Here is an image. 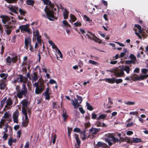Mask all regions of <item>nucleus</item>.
Wrapping results in <instances>:
<instances>
[{"label":"nucleus","instance_id":"1","mask_svg":"<svg viewBox=\"0 0 148 148\" xmlns=\"http://www.w3.org/2000/svg\"><path fill=\"white\" fill-rule=\"evenodd\" d=\"M125 140L124 138L122 137L119 139L109 134L105 139V141L108 143L110 146H111L113 144V143L114 144L116 142H124Z\"/></svg>","mask_w":148,"mask_h":148},{"label":"nucleus","instance_id":"2","mask_svg":"<svg viewBox=\"0 0 148 148\" xmlns=\"http://www.w3.org/2000/svg\"><path fill=\"white\" fill-rule=\"evenodd\" d=\"M47 16L50 21H53L57 20L58 17L56 16V13L53 10V9H49L48 7L46 6L44 9Z\"/></svg>","mask_w":148,"mask_h":148},{"label":"nucleus","instance_id":"3","mask_svg":"<svg viewBox=\"0 0 148 148\" xmlns=\"http://www.w3.org/2000/svg\"><path fill=\"white\" fill-rule=\"evenodd\" d=\"M27 92V90L26 84L23 83V84L22 90H19L17 92V96L19 99L22 98L23 96L25 97Z\"/></svg>","mask_w":148,"mask_h":148},{"label":"nucleus","instance_id":"4","mask_svg":"<svg viewBox=\"0 0 148 148\" xmlns=\"http://www.w3.org/2000/svg\"><path fill=\"white\" fill-rule=\"evenodd\" d=\"M114 75L116 77H125V75L123 71V69L116 68L114 69L113 72Z\"/></svg>","mask_w":148,"mask_h":148},{"label":"nucleus","instance_id":"5","mask_svg":"<svg viewBox=\"0 0 148 148\" xmlns=\"http://www.w3.org/2000/svg\"><path fill=\"white\" fill-rule=\"evenodd\" d=\"M29 24H27L26 25H22L19 27V28L21 30V32L24 33V32H27L28 34L31 33L30 31V28L29 27Z\"/></svg>","mask_w":148,"mask_h":148},{"label":"nucleus","instance_id":"6","mask_svg":"<svg viewBox=\"0 0 148 148\" xmlns=\"http://www.w3.org/2000/svg\"><path fill=\"white\" fill-rule=\"evenodd\" d=\"M33 35L34 36H36L37 40L39 44H41L42 40L41 39V36L39 35V33L38 30H36L35 32L33 31Z\"/></svg>","mask_w":148,"mask_h":148},{"label":"nucleus","instance_id":"7","mask_svg":"<svg viewBox=\"0 0 148 148\" xmlns=\"http://www.w3.org/2000/svg\"><path fill=\"white\" fill-rule=\"evenodd\" d=\"M8 8L9 9V10L12 12L17 14H18V12L17 11H18V8L17 7L10 5L8 6Z\"/></svg>","mask_w":148,"mask_h":148},{"label":"nucleus","instance_id":"8","mask_svg":"<svg viewBox=\"0 0 148 148\" xmlns=\"http://www.w3.org/2000/svg\"><path fill=\"white\" fill-rule=\"evenodd\" d=\"M24 43L25 46L24 47L26 49H27L28 48L29 46L31 44V40L30 38L29 37L25 38Z\"/></svg>","mask_w":148,"mask_h":148},{"label":"nucleus","instance_id":"9","mask_svg":"<svg viewBox=\"0 0 148 148\" xmlns=\"http://www.w3.org/2000/svg\"><path fill=\"white\" fill-rule=\"evenodd\" d=\"M10 18L6 16H4L2 18V21L4 24L8 23V25H10L11 24V22L10 21Z\"/></svg>","mask_w":148,"mask_h":148},{"label":"nucleus","instance_id":"10","mask_svg":"<svg viewBox=\"0 0 148 148\" xmlns=\"http://www.w3.org/2000/svg\"><path fill=\"white\" fill-rule=\"evenodd\" d=\"M6 105L5 106V108L7 109H10L11 107H10L12 104V99L10 98H8L6 101Z\"/></svg>","mask_w":148,"mask_h":148},{"label":"nucleus","instance_id":"11","mask_svg":"<svg viewBox=\"0 0 148 148\" xmlns=\"http://www.w3.org/2000/svg\"><path fill=\"white\" fill-rule=\"evenodd\" d=\"M148 77V74L146 75H140L138 77H135V79L137 81L143 80Z\"/></svg>","mask_w":148,"mask_h":148},{"label":"nucleus","instance_id":"12","mask_svg":"<svg viewBox=\"0 0 148 148\" xmlns=\"http://www.w3.org/2000/svg\"><path fill=\"white\" fill-rule=\"evenodd\" d=\"M80 103L78 102L77 99L75 98L74 99V101L72 100V104L74 106V108H78L79 106V105Z\"/></svg>","mask_w":148,"mask_h":148},{"label":"nucleus","instance_id":"13","mask_svg":"<svg viewBox=\"0 0 148 148\" xmlns=\"http://www.w3.org/2000/svg\"><path fill=\"white\" fill-rule=\"evenodd\" d=\"M49 88H47L46 91L44 92L43 94H45V99L46 100H49L50 99V94L49 92Z\"/></svg>","mask_w":148,"mask_h":148},{"label":"nucleus","instance_id":"14","mask_svg":"<svg viewBox=\"0 0 148 148\" xmlns=\"http://www.w3.org/2000/svg\"><path fill=\"white\" fill-rule=\"evenodd\" d=\"M103 80L105 81L106 82H108L110 84H113L115 82V78L114 77L110 78H106Z\"/></svg>","mask_w":148,"mask_h":148},{"label":"nucleus","instance_id":"15","mask_svg":"<svg viewBox=\"0 0 148 148\" xmlns=\"http://www.w3.org/2000/svg\"><path fill=\"white\" fill-rule=\"evenodd\" d=\"M100 128L97 129L96 128H92L90 129L89 132L93 134H96L99 131Z\"/></svg>","mask_w":148,"mask_h":148},{"label":"nucleus","instance_id":"16","mask_svg":"<svg viewBox=\"0 0 148 148\" xmlns=\"http://www.w3.org/2000/svg\"><path fill=\"white\" fill-rule=\"evenodd\" d=\"M19 76V77L18 78V79H19L18 83H22L23 82L25 79V82L27 81V79L26 77L23 76L22 75H20Z\"/></svg>","mask_w":148,"mask_h":148},{"label":"nucleus","instance_id":"17","mask_svg":"<svg viewBox=\"0 0 148 148\" xmlns=\"http://www.w3.org/2000/svg\"><path fill=\"white\" fill-rule=\"evenodd\" d=\"M1 81H1L0 82V89L3 90L5 88L6 85L3 79H2Z\"/></svg>","mask_w":148,"mask_h":148},{"label":"nucleus","instance_id":"18","mask_svg":"<svg viewBox=\"0 0 148 148\" xmlns=\"http://www.w3.org/2000/svg\"><path fill=\"white\" fill-rule=\"evenodd\" d=\"M96 125L98 127H106V124L103 123H102L100 121H98L96 124Z\"/></svg>","mask_w":148,"mask_h":148},{"label":"nucleus","instance_id":"19","mask_svg":"<svg viewBox=\"0 0 148 148\" xmlns=\"http://www.w3.org/2000/svg\"><path fill=\"white\" fill-rule=\"evenodd\" d=\"M33 74L34 75V76H33L32 77V81H36L38 78V72H34L33 73Z\"/></svg>","mask_w":148,"mask_h":148},{"label":"nucleus","instance_id":"20","mask_svg":"<svg viewBox=\"0 0 148 148\" xmlns=\"http://www.w3.org/2000/svg\"><path fill=\"white\" fill-rule=\"evenodd\" d=\"M69 13V12L68 10L65 8L63 12V16L64 19H67L68 18Z\"/></svg>","mask_w":148,"mask_h":148},{"label":"nucleus","instance_id":"21","mask_svg":"<svg viewBox=\"0 0 148 148\" xmlns=\"http://www.w3.org/2000/svg\"><path fill=\"white\" fill-rule=\"evenodd\" d=\"M129 58L131 60L133 61L134 63H136V62L137 61V60L136 56L134 54H130Z\"/></svg>","mask_w":148,"mask_h":148},{"label":"nucleus","instance_id":"22","mask_svg":"<svg viewBox=\"0 0 148 148\" xmlns=\"http://www.w3.org/2000/svg\"><path fill=\"white\" fill-rule=\"evenodd\" d=\"M13 57L12 58V63H15L18 60V56L15 54L13 55Z\"/></svg>","mask_w":148,"mask_h":148},{"label":"nucleus","instance_id":"23","mask_svg":"<svg viewBox=\"0 0 148 148\" xmlns=\"http://www.w3.org/2000/svg\"><path fill=\"white\" fill-rule=\"evenodd\" d=\"M122 69H123V71H125L127 74L130 73V68L128 66H125L124 67L122 68Z\"/></svg>","mask_w":148,"mask_h":148},{"label":"nucleus","instance_id":"24","mask_svg":"<svg viewBox=\"0 0 148 148\" xmlns=\"http://www.w3.org/2000/svg\"><path fill=\"white\" fill-rule=\"evenodd\" d=\"M135 27H136L138 30V32L141 33L143 32V30L142 29L141 27L138 24H135L134 26Z\"/></svg>","mask_w":148,"mask_h":148},{"label":"nucleus","instance_id":"25","mask_svg":"<svg viewBox=\"0 0 148 148\" xmlns=\"http://www.w3.org/2000/svg\"><path fill=\"white\" fill-rule=\"evenodd\" d=\"M16 139H14L12 140V138H10L9 140L8 141V144L10 146H11L12 145L13 143H16Z\"/></svg>","mask_w":148,"mask_h":148},{"label":"nucleus","instance_id":"26","mask_svg":"<svg viewBox=\"0 0 148 148\" xmlns=\"http://www.w3.org/2000/svg\"><path fill=\"white\" fill-rule=\"evenodd\" d=\"M27 56H25L23 58V62L22 64V66H25L27 65Z\"/></svg>","mask_w":148,"mask_h":148},{"label":"nucleus","instance_id":"27","mask_svg":"<svg viewBox=\"0 0 148 148\" xmlns=\"http://www.w3.org/2000/svg\"><path fill=\"white\" fill-rule=\"evenodd\" d=\"M6 26L7 30H5L6 31V34L8 35H9L11 34L12 30L9 29L10 27L9 25H6Z\"/></svg>","mask_w":148,"mask_h":148},{"label":"nucleus","instance_id":"28","mask_svg":"<svg viewBox=\"0 0 148 148\" xmlns=\"http://www.w3.org/2000/svg\"><path fill=\"white\" fill-rule=\"evenodd\" d=\"M18 10L20 13V15L21 16H25V14L26 13V11L22 9H18Z\"/></svg>","mask_w":148,"mask_h":148},{"label":"nucleus","instance_id":"29","mask_svg":"<svg viewBox=\"0 0 148 148\" xmlns=\"http://www.w3.org/2000/svg\"><path fill=\"white\" fill-rule=\"evenodd\" d=\"M8 76V74L5 73H1L0 74V77L2 78L4 80L6 79Z\"/></svg>","mask_w":148,"mask_h":148},{"label":"nucleus","instance_id":"30","mask_svg":"<svg viewBox=\"0 0 148 148\" xmlns=\"http://www.w3.org/2000/svg\"><path fill=\"white\" fill-rule=\"evenodd\" d=\"M43 88H37L35 89V93L37 94H39L43 91Z\"/></svg>","mask_w":148,"mask_h":148},{"label":"nucleus","instance_id":"31","mask_svg":"<svg viewBox=\"0 0 148 148\" xmlns=\"http://www.w3.org/2000/svg\"><path fill=\"white\" fill-rule=\"evenodd\" d=\"M132 141L134 143H137L141 142V140L138 138H133Z\"/></svg>","mask_w":148,"mask_h":148},{"label":"nucleus","instance_id":"32","mask_svg":"<svg viewBox=\"0 0 148 148\" xmlns=\"http://www.w3.org/2000/svg\"><path fill=\"white\" fill-rule=\"evenodd\" d=\"M48 6H47V7L49 9H53L54 7V5L53 4H52L51 2L49 0L48 2Z\"/></svg>","mask_w":148,"mask_h":148},{"label":"nucleus","instance_id":"33","mask_svg":"<svg viewBox=\"0 0 148 148\" xmlns=\"http://www.w3.org/2000/svg\"><path fill=\"white\" fill-rule=\"evenodd\" d=\"M6 63H8L9 65L12 62V58L10 56H8L6 59Z\"/></svg>","mask_w":148,"mask_h":148},{"label":"nucleus","instance_id":"34","mask_svg":"<svg viewBox=\"0 0 148 148\" xmlns=\"http://www.w3.org/2000/svg\"><path fill=\"white\" fill-rule=\"evenodd\" d=\"M86 106L87 107V109L88 110L90 111H92L93 110V108L90 105V104L86 102Z\"/></svg>","mask_w":148,"mask_h":148},{"label":"nucleus","instance_id":"35","mask_svg":"<svg viewBox=\"0 0 148 148\" xmlns=\"http://www.w3.org/2000/svg\"><path fill=\"white\" fill-rule=\"evenodd\" d=\"M29 122V121L25 120L22 123V125L23 127H25L27 126Z\"/></svg>","mask_w":148,"mask_h":148},{"label":"nucleus","instance_id":"36","mask_svg":"<svg viewBox=\"0 0 148 148\" xmlns=\"http://www.w3.org/2000/svg\"><path fill=\"white\" fill-rule=\"evenodd\" d=\"M106 117V115L105 114H101L99 115V117L97 119V120H99L101 119H104Z\"/></svg>","mask_w":148,"mask_h":148},{"label":"nucleus","instance_id":"37","mask_svg":"<svg viewBox=\"0 0 148 148\" xmlns=\"http://www.w3.org/2000/svg\"><path fill=\"white\" fill-rule=\"evenodd\" d=\"M34 2L33 0H27V4L29 5L33 6Z\"/></svg>","mask_w":148,"mask_h":148},{"label":"nucleus","instance_id":"38","mask_svg":"<svg viewBox=\"0 0 148 148\" xmlns=\"http://www.w3.org/2000/svg\"><path fill=\"white\" fill-rule=\"evenodd\" d=\"M19 116L18 111V110H16L13 113V118H18Z\"/></svg>","mask_w":148,"mask_h":148},{"label":"nucleus","instance_id":"39","mask_svg":"<svg viewBox=\"0 0 148 148\" xmlns=\"http://www.w3.org/2000/svg\"><path fill=\"white\" fill-rule=\"evenodd\" d=\"M88 33L90 34V35L88 37V38H89L91 40H94V38L95 37V34H92L91 32H88Z\"/></svg>","mask_w":148,"mask_h":148},{"label":"nucleus","instance_id":"40","mask_svg":"<svg viewBox=\"0 0 148 148\" xmlns=\"http://www.w3.org/2000/svg\"><path fill=\"white\" fill-rule=\"evenodd\" d=\"M88 33L90 34V35L88 37V38H89L91 40H94V38L95 37V34H92L91 32H88Z\"/></svg>","mask_w":148,"mask_h":148},{"label":"nucleus","instance_id":"41","mask_svg":"<svg viewBox=\"0 0 148 148\" xmlns=\"http://www.w3.org/2000/svg\"><path fill=\"white\" fill-rule=\"evenodd\" d=\"M93 40L96 42H98L99 43H102V40H100L99 38H97L96 36H95V37L94 39Z\"/></svg>","mask_w":148,"mask_h":148},{"label":"nucleus","instance_id":"42","mask_svg":"<svg viewBox=\"0 0 148 148\" xmlns=\"http://www.w3.org/2000/svg\"><path fill=\"white\" fill-rule=\"evenodd\" d=\"M7 98L5 97L0 102V106L3 107L4 104L5 103V101H6Z\"/></svg>","mask_w":148,"mask_h":148},{"label":"nucleus","instance_id":"43","mask_svg":"<svg viewBox=\"0 0 148 148\" xmlns=\"http://www.w3.org/2000/svg\"><path fill=\"white\" fill-rule=\"evenodd\" d=\"M84 19L86 21L88 22L92 21V20H90L86 15H84L83 16Z\"/></svg>","mask_w":148,"mask_h":148},{"label":"nucleus","instance_id":"44","mask_svg":"<svg viewBox=\"0 0 148 148\" xmlns=\"http://www.w3.org/2000/svg\"><path fill=\"white\" fill-rule=\"evenodd\" d=\"M63 24L65 26H67V27H71V26L70 24H69L67 21L66 20H64L62 21Z\"/></svg>","mask_w":148,"mask_h":148},{"label":"nucleus","instance_id":"45","mask_svg":"<svg viewBox=\"0 0 148 148\" xmlns=\"http://www.w3.org/2000/svg\"><path fill=\"white\" fill-rule=\"evenodd\" d=\"M125 64H135L134 63L133 61L131 60H126L125 61Z\"/></svg>","mask_w":148,"mask_h":148},{"label":"nucleus","instance_id":"46","mask_svg":"<svg viewBox=\"0 0 148 148\" xmlns=\"http://www.w3.org/2000/svg\"><path fill=\"white\" fill-rule=\"evenodd\" d=\"M74 26L76 27H80L82 25V23L79 21H77L76 22L74 23Z\"/></svg>","mask_w":148,"mask_h":148},{"label":"nucleus","instance_id":"47","mask_svg":"<svg viewBox=\"0 0 148 148\" xmlns=\"http://www.w3.org/2000/svg\"><path fill=\"white\" fill-rule=\"evenodd\" d=\"M75 138L76 140V142L78 145L79 146L80 145L81 142L78 136H76L75 137Z\"/></svg>","mask_w":148,"mask_h":148},{"label":"nucleus","instance_id":"48","mask_svg":"<svg viewBox=\"0 0 148 148\" xmlns=\"http://www.w3.org/2000/svg\"><path fill=\"white\" fill-rule=\"evenodd\" d=\"M97 115L95 113V112H93L92 114V117L91 118L93 119H97Z\"/></svg>","mask_w":148,"mask_h":148},{"label":"nucleus","instance_id":"49","mask_svg":"<svg viewBox=\"0 0 148 148\" xmlns=\"http://www.w3.org/2000/svg\"><path fill=\"white\" fill-rule=\"evenodd\" d=\"M89 62L92 65H97L98 64V63L95 61H94L92 60H89Z\"/></svg>","mask_w":148,"mask_h":148},{"label":"nucleus","instance_id":"50","mask_svg":"<svg viewBox=\"0 0 148 148\" xmlns=\"http://www.w3.org/2000/svg\"><path fill=\"white\" fill-rule=\"evenodd\" d=\"M67 130L68 131V134L69 137H70V134H71V131L72 130V128H70L69 127H67Z\"/></svg>","mask_w":148,"mask_h":148},{"label":"nucleus","instance_id":"51","mask_svg":"<svg viewBox=\"0 0 148 148\" xmlns=\"http://www.w3.org/2000/svg\"><path fill=\"white\" fill-rule=\"evenodd\" d=\"M28 101L27 100H24L22 102V105L25 107H26L27 106Z\"/></svg>","mask_w":148,"mask_h":148},{"label":"nucleus","instance_id":"52","mask_svg":"<svg viewBox=\"0 0 148 148\" xmlns=\"http://www.w3.org/2000/svg\"><path fill=\"white\" fill-rule=\"evenodd\" d=\"M70 17L71 19L73 22L77 20L76 17L73 14H71Z\"/></svg>","mask_w":148,"mask_h":148},{"label":"nucleus","instance_id":"53","mask_svg":"<svg viewBox=\"0 0 148 148\" xmlns=\"http://www.w3.org/2000/svg\"><path fill=\"white\" fill-rule=\"evenodd\" d=\"M105 144V143L101 142H98L97 143V146L99 147H102Z\"/></svg>","mask_w":148,"mask_h":148},{"label":"nucleus","instance_id":"54","mask_svg":"<svg viewBox=\"0 0 148 148\" xmlns=\"http://www.w3.org/2000/svg\"><path fill=\"white\" fill-rule=\"evenodd\" d=\"M76 97L77 98V100H78L79 101H80L79 102V103H81L82 101V97L77 95H76Z\"/></svg>","mask_w":148,"mask_h":148},{"label":"nucleus","instance_id":"55","mask_svg":"<svg viewBox=\"0 0 148 148\" xmlns=\"http://www.w3.org/2000/svg\"><path fill=\"white\" fill-rule=\"evenodd\" d=\"M123 82V80L121 79H116L115 80V82L117 84H119L122 83Z\"/></svg>","mask_w":148,"mask_h":148},{"label":"nucleus","instance_id":"56","mask_svg":"<svg viewBox=\"0 0 148 148\" xmlns=\"http://www.w3.org/2000/svg\"><path fill=\"white\" fill-rule=\"evenodd\" d=\"M22 112L23 114L24 115L27 114V110L25 109V107L22 108Z\"/></svg>","mask_w":148,"mask_h":148},{"label":"nucleus","instance_id":"57","mask_svg":"<svg viewBox=\"0 0 148 148\" xmlns=\"http://www.w3.org/2000/svg\"><path fill=\"white\" fill-rule=\"evenodd\" d=\"M62 116L63 118V121H65L68 118V115L66 113H64L62 114Z\"/></svg>","mask_w":148,"mask_h":148},{"label":"nucleus","instance_id":"58","mask_svg":"<svg viewBox=\"0 0 148 148\" xmlns=\"http://www.w3.org/2000/svg\"><path fill=\"white\" fill-rule=\"evenodd\" d=\"M10 116V115L7 112L5 113L4 115V118H8Z\"/></svg>","mask_w":148,"mask_h":148},{"label":"nucleus","instance_id":"59","mask_svg":"<svg viewBox=\"0 0 148 148\" xmlns=\"http://www.w3.org/2000/svg\"><path fill=\"white\" fill-rule=\"evenodd\" d=\"M39 88H43V90H44V89H45V86L43 82H40Z\"/></svg>","mask_w":148,"mask_h":148},{"label":"nucleus","instance_id":"60","mask_svg":"<svg viewBox=\"0 0 148 148\" xmlns=\"http://www.w3.org/2000/svg\"><path fill=\"white\" fill-rule=\"evenodd\" d=\"M125 104H126L128 105H133L135 104V102H134L128 101L127 102H125Z\"/></svg>","mask_w":148,"mask_h":148},{"label":"nucleus","instance_id":"61","mask_svg":"<svg viewBox=\"0 0 148 148\" xmlns=\"http://www.w3.org/2000/svg\"><path fill=\"white\" fill-rule=\"evenodd\" d=\"M8 134H7L6 133H4V135L3 136L2 138L4 140H6L7 139V138L8 136Z\"/></svg>","mask_w":148,"mask_h":148},{"label":"nucleus","instance_id":"62","mask_svg":"<svg viewBox=\"0 0 148 148\" xmlns=\"http://www.w3.org/2000/svg\"><path fill=\"white\" fill-rule=\"evenodd\" d=\"M6 2L9 3H13L14 2H16L17 0H5Z\"/></svg>","mask_w":148,"mask_h":148},{"label":"nucleus","instance_id":"63","mask_svg":"<svg viewBox=\"0 0 148 148\" xmlns=\"http://www.w3.org/2000/svg\"><path fill=\"white\" fill-rule=\"evenodd\" d=\"M53 109H56L58 108V106L56 102H53L52 103Z\"/></svg>","mask_w":148,"mask_h":148},{"label":"nucleus","instance_id":"64","mask_svg":"<svg viewBox=\"0 0 148 148\" xmlns=\"http://www.w3.org/2000/svg\"><path fill=\"white\" fill-rule=\"evenodd\" d=\"M73 131L75 132L79 133L80 131V129L76 127L74 129Z\"/></svg>","mask_w":148,"mask_h":148}]
</instances>
